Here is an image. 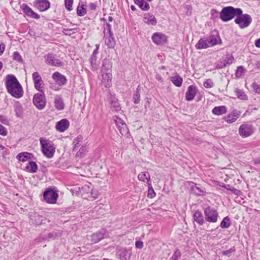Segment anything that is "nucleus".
Returning a JSON list of instances; mask_svg holds the SVG:
<instances>
[{
	"mask_svg": "<svg viewBox=\"0 0 260 260\" xmlns=\"http://www.w3.org/2000/svg\"><path fill=\"white\" fill-rule=\"evenodd\" d=\"M135 3L143 11H148L150 9L149 4L144 0H134Z\"/></svg>",
	"mask_w": 260,
	"mask_h": 260,
	"instance_id": "nucleus-34",
	"label": "nucleus"
},
{
	"mask_svg": "<svg viewBox=\"0 0 260 260\" xmlns=\"http://www.w3.org/2000/svg\"><path fill=\"white\" fill-rule=\"evenodd\" d=\"M197 92V89L193 85H190L185 93V99L187 101H192L196 96Z\"/></svg>",
	"mask_w": 260,
	"mask_h": 260,
	"instance_id": "nucleus-20",
	"label": "nucleus"
},
{
	"mask_svg": "<svg viewBox=\"0 0 260 260\" xmlns=\"http://www.w3.org/2000/svg\"><path fill=\"white\" fill-rule=\"evenodd\" d=\"M33 103L38 109H43L46 103L44 93L42 91L41 93H36L34 95Z\"/></svg>",
	"mask_w": 260,
	"mask_h": 260,
	"instance_id": "nucleus-7",
	"label": "nucleus"
},
{
	"mask_svg": "<svg viewBox=\"0 0 260 260\" xmlns=\"http://www.w3.org/2000/svg\"><path fill=\"white\" fill-rule=\"evenodd\" d=\"M235 22L241 28L248 27L252 22V18L248 14H245L237 16Z\"/></svg>",
	"mask_w": 260,
	"mask_h": 260,
	"instance_id": "nucleus-5",
	"label": "nucleus"
},
{
	"mask_svg": "<svg viewBox=\"0 0 260 260\" xmlns=\"http://www.w3.org/2000/svg\"><path fill=\"white\" fill-rule=\"evenodd\" d=\"M230 225V219L228 216L224 217L220 223V226L222 229H227Z\"/></svg>",
	"mask_w": 260,
	"mask_h": 260,
	"instance_id": "nucleus-41",
	"label": "nucleus"
},
{
	"mask_svg": "<svg viewBox=\"0 0 260 260\" xmlns=\"http://www.w3.org/2000/svg\"><path fill=\"white\" fill-rule=\"evenodd\" d=\"M254 132L253 125L248 123H244L239 128V134L242 138H247L252 135Z\"/></svg>",
	"mask_w": 260,
	"mask_h": 260,
	"instance_id": "nucleus-6",
	"label": "nucleus"
},
{
	"mask_svg": "<svg viewBox=\"0 0 260 260\" xmlns=\"http://www.w3.org/2000/svg\"><path fill=\"white\" fill-rule=\"evenodd\" d=\"M74 0H64V5L66 8L69 11H71L72 9V5Z\"/></svg>",
	"mask_w": 260,
	"mask_h": 260,
	"instance_id": "nucleus-49",
	"label": "nucleus"
},
{
	"mask_svg": "<svg viewBox=\"0 0 260 260\" xmlns=\"http://www.w3.org/2000/svg\"><path fill=\"white\" fill-rule=\"evenodd\" d=\"M241 112L237 110H234L231 113L228 114L224 118L225 121L229 123H232L240 116Z\"/></svg>",
	"mask_w": 260,
	"mask_h": 260,
	"instance_id": "nucleus-15",
	"label": "nucleus"
},
{
	"mask_svg": "<svg viewBox=\"0 0 260 260\" xmlns=\"http://www.w3.org/2000/svg\"><path fill=\"white\" fill-rule=\"evenodd\" d=\"M105 44L110 48H113L114 47L115 43L113 38V34H109L108 37H106L105 40Z\"/></svg>",
	"mask_w": 260,
	"mask_h": 260,
	"instance_id": "nucleus-33",
	"label": "nucleus"
},
{
	"mask_svg": "<svg viewBox=\"0 0 260 260\" xmlns=\"http://www.w3.org/2000/svg\"><path fill=\"white\" fill-rule=\"evenodd\" d=\"M207 40L209 42L210 47L217 44V38L214 36H210L208 39L207 38Z\"/></svg>",
	"mask_w": 260,
	"mask_h": 260,
	"instance_id": "nucleus-44",
	"label": "nucleus"
},
{
	"mask_svg": "<svg viewBox=\"0 0 260 260\" xmlns=\"http://www.w3.org/2000/svg\"><path fill=\"white\" fill-rule=\"evenodd\" d=\"M235 92L239 99L242 100H247V95L242 90L236 88L235 89Z\"/></svg>",
	"mask_w": 260,
	"mask_h": 260,
	"instance_id": "nucleus-42",
	"label": "nucleus"
},
{
	"mask_svg": "<svg viewBox=\"0 0 260 260\" xmlns=\"http://www.w3.org/2000/svg\"><path fill=\"white\" fill-rule=\"evenodd\" d=\"M99 193L96 190H94L91 189V196L93 199H96L98 197Z\"/></svg>",
	"mask_w": 260,
	"mask_h": 260,
	"instance_id": "nucleus-60",
	"label": "nucleus"
},
{
	"mask_svg": "<svg viewBox=\"0 0 260 260\" xmlns=\"http://www.w3.org/2000/svg\"><path fill=\"white\" fill-rule=\"evenodd\" d=\"M209 42L207 38L201 39L196 45V47L198 49H202L210 47Z\"/></svg>",
	"mask_w": 260,
	"mask_h": 260,
	"instance_id": "nucleus-32",
	"label": "nucleus"
},
{
	"mask_svg": "<svg viewBox=\"0 0 260 260\" xmlns=\"http://www.w3.org/2000/svg\"><path fill=\"white\" fill-rule=\"evenodd\" d=\"M107 236V233L104 229H102L101 231L93 234L91 236V240L94 243H96L99 242L102 239L105 238Z\"/></svg>",
	"mask_w": 260,
	"mask_h": 260,
	"instance_id": "nucleus-14",
	"label": "nucleus"
},
{
	"mask_svg": "<svg viewBox=\"0 0 260 260\" xmlns=\"http://www.w3.org/2000/svg\"><path fill=\"white\" fill-rule=\"evenodd\" d=\"M140 86H138L134 94L133 100L135 104H138L140 101Z\"/></svg>",
	"mask_w": 260,
	"mask_h": 260,
	"instance_id": "nucleus-40",
	"label": "nucleus"
},
{
	"mask_svg": "<svg viewBox=\"0 0 260 260\" xmlns=\"http://www.w3.org/2000/svg\"><path fill=\"white\" fill-rule=\"evenodd\" d=\"M179 256L180 252L176 251L174 253L173 256L170 258V260H178V258Z\"/></svg>",
	"mask_w": 260,
	"mask_h": 260,
	"instance_id": "nucleus-57",
	"label": "nucleus"
},
{
	"mask_svg": "<svg viewBox=\"0 0 260 260\" xmlns=\"http://www.w3.org/2000/svg\"><path fill=\"white\" fill-rule=\"evenodd\" d=\"M54 105L56 109L61 110L64 109V105L62 98L59 95H56L54 98Z\"/></svg>",
	"mask_w": 260,
	"mask_h": 260,
	"instance_id": "nucleus-28",
	"label": "nucleus"
},
{
	"mask_svg": "<svg viewBox=\"0 0 260 260\" xmlns=\"http://www.w3.org/2000/svg\"><path fill=\"white\" fill-rule=\"evenodd\" d=\"M153 42L156 44H162L167 41V37L160 32H155L152 36Z\"/></svg>",
	"mask_w": 260,
	"mask_h": 260,
	"instance_id": "nucleus-16",
	"label": "nucleus"
},
{
	"mask_svg": "<svg viewBox=\"0 0 260 260\" xmlns=\"http://www.w3.org/2000/svg\"><path fill=\"white\" fill-rule=\"evenodd\" d=\"M0 122L6 125H8L9 123V121L7 117L3 115H0Z\"/></svg>",
	"mask_w": 260,
	"mask_h": 260,
	"instance_id": "nucleus-56",
	"label": "nucleus"
},
{
	"mask_svg": "<svg viewBox=\"0 0 260 260\" xmlns=\"http://www.w3.org/2000/svg\"><path fill=\"white\" fill-rule=\"evenodd\" d=\"M33 157V155L29 152H24L17 154V159L22 162H25L29 159H31Z\"/></svg>",
	"mask_w": 260,
	"mask_h": 260,
	"instance_id": "nucleus-24",
	"label": "nucleus"
},
{
	"mask_svg": "<svg viewBox=\"0 0 260 260\" xmlns=\"http://www.w3.org/2000/svg\"><path fill=\"white\" fill-rule=\"evenodd\" d=\"M138 178L141 181L145 182L146 180V183L147 184L151 183L150 175L147 172H141L138 175Z\"/></svg>",
	"mask_w": 260,
	"mask_h": 260,
	"instance_id": "nucleus-37",
	"label": "nucleus"
},
{
	"mask_svg": "<svg viewBox=\"0 0 260 260\" xmlns=\"http://www.w3.org/2000/svg\"><path fill=\"white\" fill-rule=\"evenodd\" d=\"M89 8L91 10H95L97 8V5L95 3H91L89 4Z\"/></svg>",
	"mask_w": 260,
	"mask_h": 260,
	"instance_id": "nucleus-59",
	"label": "nucleus"
},
{
	"mask_svg": "<svg viewBox=\"0 0 260 260\" xmlns=\"http://www.w3.org/2000/svg\"><path fill=\"white\" fill-rule=\"evenodd\" d=\"M112 63L109 59H105L103 61V64L102 66V72L106 73L108 71H110L112 68Z\"/></svg>",
	"mask_w": 260,
	"mask_h": 260,
	"instance_id": "nucleus-36",
	"label": "nucleus"
},
{
	"mask_svg": "<svg viewBox=\"0 0 260 260\" xmlns=\"http://www.w3.org/2000/svg\"><path fill=\"white\" fill-rule=\"evenodd\" d=\"M204 86L207 88H212L213 86V82L211 79H207L204 82Z\"/></svg>",
	"mask_w": 260,
	"mask_h": 260,
	"instance_id": "nucleus-51",
	"label": "nucleus"
},
{
	"mask_svg": "<svg viewBox=\"0 0 260 260\" xmlns=\"http://www.w3.org/2000/svg\"><path fill=\"white\" fill-rule=\"evenodd\" d=\"M192 188L193 190L194 191V192L197 194L200 195L201 194V193L204 192V191L202 189L198 187L197 186V184H195L194 186L192 187Z\"/></svg>",
	"mask_w": 260,
	"mask_h": 260,
	"instance_id": "nucleus-53",
	"label": "nucleus"
},
{
	"mask_svg": "<svg viewBox=\"0 0 260 260\" xmlns=\"http://www.w3.org/2000/svg\"><path fill=\"white\" fill-rule=\"evenodd\" d=\"M252 87L256 93H260V85L254 82L252 83Z\"/></svg>",
	"mask_w": 260,
	"mask_h": 260,
	"instance_id": "nucleus-54",
	"label": "nucleus"
},
{
	"mask_svg": "<svg viewBox=\"0 0 260 260\" xmlns=\"http://www.w3.org/2000/svg\"><path fill=\"white\" fill-rule=\"evenodd\" d=\"M87 13L86 5L83 2L79 3L77 8V14L79 16H83Z\"/></svg>",
	"mask_w": 260,
	"mask_h": 260,
	"instance_id": "nucleus-30",
	"label": "nucleus"
},
{
	"mask_svg": "<svg viewBox=\"0 0 260 260\" xmlns=\"http://www.w3.org/2000/svg\"><path fill=\"white\" fill-rule=\"evenodd\" d=\"M5 49V45L4 43L0 44V56L4 53Z\"/></svg>",
	"mask_w": 260,
	"mask_h": 260,
	"instance_id": "nucleus-62",
	"label": "nucleus"
},
{
	"mask_svg": "<svg viewBox=\"0 0 260 260\" xmlns=\"http://www.w3.org/2000/svg\"><path fill=\"white\" fill-rule=\"evenodd\" d=\"M136 247L139 249H141L143 247V243L141 241H137L135 243Z\"/></svg>",
	"mask_w": 260,
	"mask_h": 260,
	"instance_id": "nucleus-58",
	"label": "nucleus"
},
{
	"mask_svg": "<svg viewBox=\"0 0 260 260\" xmlns=\"http://www.w3.org/2000/svg\"><path fill=\"white\" fill-rule=\"evenodd\" d=\"M69 121L67 119H63L56 123L55 128L60 132H63L69 126Z\"/></svg>",
	"mask_w": 260,
	"mask_h": 260,
	"instance_id": "nucleus-19",
	"label": "nucleus"
},
{
	"mask_svg": "<svg viewBox=\"0 0 260 260\" xmlns=\"http://www.w3.org/2000/svg\"><path fill=\"white\" fill-rule=\"evenodd\" d=\"M60 236V233L53 232L50 233H48L46 235H41L39 238L38 239V240L39 242H41L42 241H50V240H53L55 239H57L59 238Z\"/></svg>",
	"mask_w": 260,
	"mask_h": 260,
	"instance_id": "nucleus-18",
	"label": "nucleus"
},
{
	"mask_svg": "<svg viewBox=\"0 0 260 260\" xmlns=\"http://www.w3.org/2000/svg\"><path fill=\"white\" fill-rule=\"evenodd\" d=\"M106 29H107L108 34H113L112 31V26L109 23H106Z\"/></svg>",
	"mask_w": 260,
	"mask_h": 260,
	"instance_id": "nucleus-61",
	"label": "nucleus"
},
{
	"mask_svg": "<svg viewBox=\"0 0 260 260\" xmlns=\"http://www.w3.org/2000/svg\"><path fill=\"white\" fill-rule=\"evenodd\" d=\"M21 8L23 10L24 13H25L28 17L36 19L40 18V15L35 12L28 6L25 4H23L21 6Z\"/></svg>",
	"mask_w": 260,
	"mask_h": 260,
	"instance_id": "nucleus-12",
	"label": "nucleus"
},
{
	"mask_svg": "<svg viewBox=\"0 0 260 260\" xmlns=\"http://www.w3.org/2000/svg\"><path fill=\"white\" fill-rule=\"evenodd\" d=\"M143 21L149 25H155L157 23V20L154 16L148 13L144 14Z\"/></svg>",
	"mask_w": 260,
	"mask_h": 260,
	"instance_id": "nucleus-22",
	"label": "nucleus"
},
{
	"mask_svg": "<svg viewBox=\"0 0 260 260\" xmlns=\"http://www.w3.org/2000/svg\"><path fill=\"white\" fill-rule=\"evenodd\" d=\"M115 123L122 136H126L128 134V128L125 123L121 118L116 117Z\"/></svg>",
	"mask_w": 260,
	"mask_h": 260,
	"instance_id": "nucleus-9",
	"label": "nucleus"
},
{
	"mask_svg": "<svg viewBox=\"0 0 260 260\" xmlns=\"http://www.w3.org/2000/svg\"><path fill=\"white\" fill-rule=\"evenodd\" d=\"M148 184V197L150 198H153L155 196V193L152 188L151 183Z\"/></svg>",
	"mask_w": 260,
	"mask_h": 260,
	"instance_id": "nucleus-50",
	"label": "nucleus"
},
{
	"mask_svg": "<svg viewBox=\"0 0 260 260\" xmlns=\"http://www.w3.org/2000/svg\"><path fill=\"white\" fill-rule=\"evenodd\" d=\"M13 59L19 62H21L23 60L22 58L19 53L17 51L13 52L12 55Z\"/></svg>",
	"mask_w": 260,
	"mask_h": 260,
	"instance_id": "nucleus-48",
	"label": "nucleus"
},
{
	"mask_svg": "<svg viewBox=\"0 0 260 260\" xmlns=\"http://www.w3.org/2000/svg\"><path fill=\"white\" fill-rule=\"evenodd\" d=\"M14 108L16 116L18 117H22L23 114L22 105L19 102H16L14 104Z\"/></svg>",
	"mask_w": 260,
	"mask_h": 260,
	"instance_id": "nucleus-26",
	"label": "nucleus"
},
{
	"mask_svg": "<svg viewBox=\"0 0 260 260\" xmlns=\"http://www.w3.org/2000/svg\"><path fill=\"white\" fill-rule=\"evenodd\" d=\"M212 112L214 115H220L226 113L227 108L225 106L215 107Z\"/></svg>",
	"mask_w": 260,
	"mask_h": 260,
	"instance_id": "nucleus-31",
	"label": "nucleus"
},
{
	"mask_svg": "<svg viewBox=\"0 0 260 260\" xmlns=\"http://www.w3.org/2000/svg\"><path fill=\"white\" fill-rule=\"evenodd\" d=\"M0 135L5 136L7 135V129L0 124Z\"/></svg>",
	"mask_w": 260,
	"mask_h": 260,
	"instance_id": "nucleus-55",
	"label": "nucleus"
},
{
	"mask_svg": "<svg viewBox=\"0 0 260 260\" xmlns=\"http://www.w3.org/2000/svg\"><path fill=\"white\" fill-rule=\"evenodd\" d=\"M204 212L207 221L211 223H215L217 221L219 215L215 209L208 207L205 209Z\"/></svg>",
	"mask_w": 260,
	"mask_h": 260,
	"instance_id": "nucleus-4",
	"label": "nucleus"
},
{
	"mask_svg": "<svg viewBox=\"0 0 260 260\" xmlns=\"http://www.w3.org/2000/svg\"><path fill=\"white\" fill-rule=\"evenodd\" d=\"M82 139L83 137L81 135L77 136V137L75 139L73 143V144L74 145V150L79 147V146L80 145L81 142L82 141Z\"/></svg>",
	"mask_w": 260,
	"mask_h": 260,
	"instance_id": "nucleus-46",
	"label": "nucleus"
},
{
	"mask_svg": "<svg viewBox=\"0 0 260 260\" xmlns=\"http://www.w3.org/2000/svg\"><path fill=\"white\" fill-rule=\"evenodd\" d=\"M118 254L121 260H129L131 253L125 248H121L119 250Z\"/></svg>",
	"mask_w": 260,
	"mask_h": 260,
	"instance_id": "nucleus-27",
	"label": "nucleus"
},
{
	"mask_svg": "<svg viewBox=\"0 0 260 260\" xmlns=\"http://www.w3.org/2000/svg\"><path fill=\"white\" fill-rule=\"evenodd\" d=\"M235 249L234 248H231L228 250L222 251V254L224 255H227L228 256H230L232 253L235 252Z\"/></svg>",
	"mask_w": 260,
	"mask_h": 260,
	"instance_id": "nucleus-52",
	"label": "nucleus"
},
{
	"mask_svg": "<svg viewBox=\"0 0 260 260\" xmlns=\"http://www.w3.org/2000/svg\"><path fill=\"white\" fill-rule=\"evenodd\" d=\"M45 62L47 64L51 66L60 67L63 64L62 62L56 58L53 54H48L45 56Z\"/></svg>",
	"mask_w": 260,
	"mask_h": 260,
	"instance_id": "nucleus-10",
	"label": "nucleus"
},
{
	"mask_svg": "<svg viewBox=\"0 0 260 260\" xmlns=\"http://www.w3.org/2000/svg\"><path fill=\"white\" fill-rule=\"evenodd\" d=\"M34 6L41 12H43L50 8V4L48 0H36L34 2Z\"/></svg>",
	"mask_w": 260,
	"mask_h": 260,
	"instance_id": "nucleus-11",
	"label": "nucleus"
},
{
	"mask_svg": "<svg viewBox=\"0 0 260 260\" xmlns=\"http://www.w3.org/2000/svg\"><path fill=\"white\" fill-rule=\"evenodd\" d=\"M234 60V57L232 55L227 54L225 56V58L223 62H221L220 64H218L217 68L221 69L225 67L227 64H231Z\"/></svg>",
	"mask_w": 260,
	"mask_h": 260,
	"instance_id": "nucleus-25",
	"label": "nucleus"
},
{
	"mask_svg": "<svg viewBox=\"0 0 260 260\" xmlns=\"http://www.w3.org/2000/svg\"><path fill=\"white\" fill-rule=\"evenodd\" d=\"M40 142L41 145V150L43 154L47 158H52L55 153V147L52 142L43 138L40 139Z\"/></svg>",
	"mask_w": 260,
	"mask_h": 260,
	"instance_id": "nucleus-3",
	"label": "nucleus"
},
{
	"mask_svg": "<svg viewBox=\"0 0 260 260\" xmlns=\"http://www.w3.org/2000/svg\"><path fill=\"white\" fill-rule=\"evenodd\" d=\"M97 56L96 55L91 54L90 58V63L91 69L93 71H96L98 69V64L96 63Z\"/></svg>",
	"mask_w": 260,
	"mask_h": 260,
	"instance_id": "nucleus-38",
	"label": "nucleus"
},
{
	"mask_svg": "<svg viewBox=\"0 0 260 260\" xmlns=\"http://www.w3.org/2000/svg\"><path fill=\"white\" fill-rule=\"evenodd\" d=\"M87 152V148L86 146H82L79 151L77 152L76 155L79 157H83L84 154Z\"/></svg>",
	"mask_w": 260,
	"mask_h": 260,
	"instance_id": "nucleus-45",
	"label": "nucleus"
},
{
	"mask_svg": "<svg viewBox=\"0 0 260 260\" xmlns=\"http://www.w3.org/2000/svg\"><path fill=\"white\" fill-rule=\"evenodd\" d=\"M193 219L200 225H203L205 222L203 214L199 210H197L194 212Z\"/></svg>",
	"mask_w": 260,
	"mask_h": 260,
	"instance_id": "nucleus-29",
	"label": "nucleus"
},
{
	"mask_svg": "<svg viewBox=\"0 0 260 260\" xmlns=\"http://www.w3.org/2000/svg\"><path fill=\"white\" fill-rule=\"evenodd\" d=\"M32 78L34 82L35 88L38 91H42L41 86L43 84V81L40 74L37 72H34L32 74Z\"/></svg>",
	"mask_w": 260,
	"mask_h": 260,
	"instance_id": "nucleus-13",
	"label": "nucleus"
},
{
	"mask_svg": "<svg viewBox=\"0 0 260 260\" xmlns=\"http://www.w3.org/2000/svg\"><path fill=\"white\" fill-rule=\"evenodd\" d=\"M109 101L111 103V109L113 110L116 112L120 111L121 107L116 98L111 96L109 98Z\"/></svg>",
	"mask_w": 260,
	"mask_h": 260,
	"instance_id": "nucleus-23",
	"label": "nucleus"
},
{
	"mask_svg": "<svg viewBox=\"0 0 260 260\" xmlns=\"http://www.w3.org/2000/svg\"><path fill=\"white\" fill-rule=\"evenodd\" d=\"M255 45L256 47L260 48V38L255 41Z\"/></svg>",
	"mask_w": 260,
	"mask_h": 260,
	"instance_id": "nucleus-64",
	"label": "nucleus"
},
{
	"mask_svg": "<svg viewBox=\"0 0 260 260\" xmlns=\"http://www.w3.org/2000/svg\"><path fill=\"white\" fill-rule=\"evenodd\" d=\"M171 81L176 86L180 87L182 85L183 79L178 75H176L172 77Z\"/></svg>",
	"mask_w": 260,
	"mask_h": 260,
	"instance_id": "nucleus-39",
	"label": "nucleus"
},
{
	"mask_svg": "<svg viewBox=\"0 0 260 260\" xmlns=\"http://www.w3.org/2000/svg\"><path fill=\"white\" fill-rule=\"evenodd\" d=\"M102 83L105 87H109L111 85L112 74L110 72L103 73L102 75Z\"/></svg>",
	"mask_w": 260,
	"mask_h": 260,
	"instance_id": "nucleus-21",
	"label": "nucleus"
},
{
	"mask_svg": "<svg viewBox=\"0 0 260 260\" xmlns=\"http://www.w3.org/2000/svg\"><path fill=\"white\" fill-rule=\"evenodd\" d=\"M242 10L240 8H235L231 6L224 7L220 13V18L224 22L231 20L236 16L241 15Z\"/></svg>",
	"mask_w": 260,
	"mask_h": 260,
	"instance_id": "nucleus-2",
	"label": "nucleus"
},
{
	"mask_svg": "<svg viewBox=\"0 0 260 260\" xmlns=\"http://www.w3.org/2000/svg\"><path fill=\"white\" fill-rule=\"evenodd\" d=\"M52 78L60 86L64 85L67 82L66 77L58 72H55L53 74Z\"/></svg>",
	"mask_w": 260,
	"mask_h": 260,
	"instance_id": "nucleus-17",
	"label": "nucleus"
},
{
	"mask_svg": "<svg viewBox=\"0 0 260 260\" xmlns=\"http://www.w3.org/2000/svg\"><path fill=\"white\" fill-rule=\"evenodd\" d=\"M79 31L78 28H63L62 31L66 35L71 36L73 34H76Z\"/></svg>",
	"mask_w": 260,
	"mask_h": 260,
	"instance_id": "nucleus-43",
	"label": "nucleus"
},
{
	"mask_svg": "<svg viewBox=\"0 0 260 260\" xmlns=\"http://www.w3.org/2000/svg\"><path fill=\"white\" fill-rule=\"evenodd\" d=\"M5 84L8 92L13 97L20 99L23 96L22 87L14 75H7L6 77Z\"/></svg>",
	"mask_w": 260,
	"mask_h": 260,
	"instance_id": "nucleus-1",
	"label": "nucleus"
},
{
	"mask_svg": "<svg viewBox=\"0 0 260 260\" xmlns=\"http://www.w3.org/2000/svg\"><path fill=\"white\" fill-rule=\"evenodd\" d=\"M25 170L31 173H35L37 172L38 166L35 161H30L25 167Z\"/></svg>",
	"mask_w": 260,
	"mask_h": 260,
	"instance_id": "nucleus-35",
	"label": "nucleus"
},
{
	"mask_svg": "<svg viewBox=\"0 0 260 260\" xmlns=\"http://www.w3.org/2000/svg\"><path fill=\"white\" fill-rule=\"evenodd\" d=\"M245 69L243 66H239L237 68L235 75L238 78L241 77L245 72Z\"/></svg>",
	"mask_w": 260,
	"mask_h": 260,
	"instance_id": "nucleus-47",
	"label": "nucleus"
},
{
	"mask_svg": "<svg viewBox=\"0 0 260 260\" xmlns=\"http://www.w3.org/2000/svg\"><path fill=\"white\" fill-rule=\"evenodd\" d=\"M58 197L57 193L51 189H47L44 192V200L49 204L56 203Z\"/></svg>",
	"mask_w": 260,
	"mask_h": 260,
	"instance_id": "nucleus-8",
	"label": "nucleus"
},
{
	"mask_svg": "<svg viewBox=\"0 0 260 260\" xmlns=\"http://www.w3.org/2000/svg\"><path fill=\"white\" fill-rule=\"evenodd\" d=\"M231 191L235 194H239L240 191L238 189H235V188H233L231 189Z\"/></svg>",
	"mask_w": 260,
	"mask_h": 260,
	"instance_id": "nucleus-63",
	"label": "nucleus"
}]
</instances>
